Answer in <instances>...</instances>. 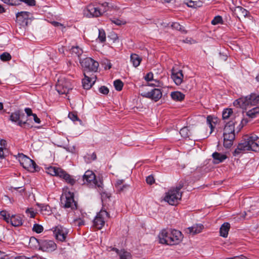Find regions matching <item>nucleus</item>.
Returning a JSON list of instances; mask_svg holds the SVG:
<instances>
[{
  "label": "nucleus",
  "mask_w": 259,
  "mask_h": 259,
  "mask_svg": "<svg viewBox=\"0 0 259 259\" xmlns=\"http://www.w3.org/2000/svg\"><path fill=\"white\" fill-rule=\"evenodd\" d=\"M218 121L219 119L216 117H213L210 115L207 117L206 122L210 128V133L212 132Z\"/></svg>",
  "instance_id": "24"
},
{
  "label": "nucleus",
  "mask_w": 259,
  "mask_h": 259,
  "mask_svg": "<svg viewBox=\"0 0 259 259\" xmlns=\"http://www.w3.org/2000/svg\"><path fill=\"white\" fill-rule=\"evenodd\" d=\"M182 193L177 190L170 189L167 193L163 200L171 205H177L182 198Z\"/></svg>",
  "instance_id": "5"
},
{
  "label": "nucleus",
  "mask_w": 259,
  "mask_h": 259,
  "mask_svg": "<svg viewBox=\"0 0 259 259\" xmlns=\"http://www.w3.org/2000/svg\"><path fill=\"white\" fill-rule=\"evenodd\" d=\"M84 78L82 80V87L83 89L89 90L95 83V80L93 81V79L88 76L85 72H84Z\"/></svg>",
  "instance_id": "22"
},
{
  "label": "nucleus",
  "mask_w": 259,
  "mask_h": 259,
  "mask_svg": "<svg viewBox=\"0 0 259 259\" xmlns=\"http://www.w3.org/2000/svg\"><path fill=\"white\" fill-rule=\"evenodd\" d=\"M73 223L75 225L78 226L79 227L84 224V221L80 218L74 219Z\"/></svg>",
  "instance_id": "51"
},
{
  "label": "nucleus",
  "mask_w": 259,
  "mask_h": 259,
  "mask_svg": "<svg viewBox=\"0 0 259 259\" xmlns=\"http://www.w3.org/2000/svg\"><path fill=\"white\" fill-rule=\"evenodd\" d=\"M0 58L3 61H7L11 59V56L9 53L5 52L0 55Z\"/></svg>",
  "instance_id": "40"
},
{
  "label": "nucleus",
  "mask_w": 259,
  "mask_h": 259,
  "mask_svg": "<svg viewBox=\"0 0 259 259\" xmlns=\"http://www.w3.org/2000/svg\"><path fill=\"white\" fill-rule=\"evenodd\" d=\"M19 161L20 164L29 171L33 172L37 170L38 166L33 160L23 154H19Z\"/></svg>",
  "instance_id": "6"
},
{
  "label": "nucleus",
  "mask_w": 259,
  "mask_h": 259,
  "mask_svg": "<svg viewBox=\"0 0 259 259\" xmlns=\"http://www.w3.org/2000/svg\"><path fill=\"white\" fill-rule=\"evenodd\" d=\"M252 108L246 112V115L251 118H254L259 115V107H252Z\"/></svg>",
  "instance_id": "31"
},
{
  "label": "nucleus",
  "mask_w": 259,
  "mask_h": 259,
  "mask_svg": "<svg viewBox=\"0 0 259 259\" xmlns=\"http://www.w3.org/2000/svg\"><path fill=\"white\" fill-rule=\"evenodd\" d=\"M29 13L27 12H21L18 13H17L16 17L17 19H19L21 18V17L23 18L27 19L29 16Z\"/></svg>",
  "instance_id": "45"
},
{
  "label": "nucleus",
  "mask_w": 259,
  "mask_h": 259,
  "mask_svg": "<svg viewBox=\"0 0 259 259\" xmlns=\"http://www.w3.org/2000/svg\"><path fill=\"white\" fill-rule=\"evenodd\" d=\"M71 89L70 82L64 77L58 79L56 84V90L59 94H65Z\"/></svg>",
  "instance_id": "8"
},
{
  "label": "nucleus",
  "mask_w": 259,
  "mask_h": 259,
  "mask_svg": "<svg viewBox=\"0 0 259 259\" xmlns=\"http://www.w3.org/2000/svg\"><path fill=\"white\" fill-rule=\"evenodd\" d=\"M170 236V245H174L179 244L183 239L182 233L177 230H168Z\"/></svg>",
  "instance_id": "11"
},
{
  "label": "nucleus",
  "mask_w": 259,
  "mask_h": 259,
  "mask_svg": "<svg viewBox=\"0 0 259 259\" xmlns=\"http://www.w3.org/2000/svg\"><path fill=\"white\" fill-rule=\"evenodd\" d=\"M32 230L37 233H40L43 231V227L42 226L38 224H34Z\"/></svg>",
  "instance_id": "44"
},
{
  "label": "nucleus",
  "mask_w": 259,
  "mask_h": 259,
  "mask_svg": "<svg viewBox=\"0 0 259 259\" xmlns=\"http://www.w3.org/2000/svg\"><path fill=\"white\" fill-rule=\"evenodd\" d=\"M145 79L147 81H151L153 80V74L152 72H149L147 74V75L145 76Z\"/></svg>",
  "instance_id": "55"
},
{
  "label": "nucleus",
  "mask_w": 259,
  "mask_h": 259,
  "mask_svg": "<svg viewBox=\"0 0 259 259\" xmlns=\"http://www.w3.org/2000/svg\"><path fill=\"white\" fill-rule=\"evenodd\" d=\"M61 204L65 208L74 209L77 208L76 203L74 200V194L67 190H64L61 199Z\"/></svg>",
  "instance_id": "4"
},
{
  "label": "nucleus",
  "mask_w": 259,
  "mask_h": 259,
  "mask_svg": "<svg viewBox=\"0 0 259 259\" xmlns=\"http://www.w3.org/2000/svg\"><path fill=\"white\" fill-rule=\"evenodd\" d=\"M70 52L73 56L77 57L78 58H79L83 53L82 49L77 46L72 47Z\"/></svg>",
  "instance_id": "34"
},
{
  "label": "nucleus",
  "mask_w": 259,
  "mask_h": 259,
  "mask_svg": "<svg viewBox=\"0 0 259 259\" xmlns=\"http://www.w3.org/2000/svg\"><path fill=\"white\" fill-rule=\"evenodd\" d=\"M56 248V244L52 240H43L40 242V249L44 251H52Z\"/></svg>",
  "instance_id": "13"
},
{
  "label": "nucleus",
  "mask_w": 259,
  "mask_h": 259,
  "mask_svg": "<svg viewBox=\"0 0 259 259\" xmlns=\"http://www.w3.org/2000/svg\"><path fill=\"white\" fill-rule=\"evenodd\" d=\"M24 110L28 116H32L34 114L32 113V110L29 108H26Z\"/></svg>",
  "instance_id": "59"
},
{
  "label": "nucleus",
  "mask_w": 259,
  "mask_h": 259,
  "mask_svg": "<svg viewBox=\"0 0 259 259\" xmlns=\"http://www.w3.org/2000/svg\"><path fill=\"white\" fill-rule=\"evenodd\" d=\"M68 117L72 121H80L77 117V114L74 112H70L68 114Z\"/></svg>",
  "instance_id": "49"
},
{
  "label": "nucleus",
  "mask_w": 259,
  "mask_h": 259,
  "mask_svg": "<svg viewBox=\"0 0 259 259\" xmlns=\"http://www.w3.org/2000/svg\"><path fill=\"white\" fill-rule=\"evenodd\" d=\"M79 62L82 68H84V71H97L99 67V63L91 58H86L81 60L79 59Z\"/></svg>",
  "instance_id": "7"
},
{
  "label": "nucleus",
  "mask_w": 259,
  "mask_h": 259,
  "mask_svg": "<svg viewBox=\"0 0 259 259\" xmlns=\"http://www.w3.org/2000/svg\"><path fill=\"white\" fill-rule=\"evenodd\" d=\"M103 184L102 181L100 179L98 180V179L96 178L95 183H93V184L92 186H95V187L99 188L100 190H101V189L103 188Z\"/></svg>",
  "instance_id": "48"
},
{
  "label": "nucleus",
  "mask_w": 259,
  "mask_h": 259,
  "mask_svg": "<svg viewBox=\"0 0 259 259\" xmlns=\"http://www.w3.org/2000/svg\"><path fill=\"white\" fill-rule=\"evenodd\" d=\"M245 138L247 142L249 144V146L250 147V150L255 152L259 150L258 137L257 136L252 134L249 137H246Z\"/></svg>",
  "instance_id": "14"
},
{
  "label": "nucleus",
  "mask_w": 259,
  "mask_h": 259,
  "mask_svg": "<svg viewBox=\"0 0 259 259\" xmlns=\"http://www.w3.org/2000/svg\"><path fill=\"white\" fill-rule=\"evenodd\" d=\"M40 242L34 237H31L29 239V245L32 248L40 247Z\"/></svg>",
  "instance_id": "36"
},
{
  "label": "nucleus",
  "mask_w": 259,
  "mask_h": 259,
  "mask_svg": "<svg viewBox=\"0 0 259 259\" xmlns=\"http://www.w3.org/2000/svg\"><path fill=\"white\" fill-rule=\"evenodd\" d=\"M141 95L144 97L157 101L161 98L162 92L159 89H154L150 92H142L141 93Z\"/></svg>",
  "instance_id": "12"
},
{
  "label": "nucleus",
  "mask_w": 259,
  "mask_h": 259,
  "mask_svg": "<svg viewBox=\"0 0 259 259\" xmlns=\"http://www.w3.org/2000/svg\"><path fill=\"white\" fill-rule=\"evenodd\" d=\"M171 77L177 85H180L183 78L182 70H177L172 68L171 70Z\"/></svg>",
  "instance_id": "15"
},
{
  "label": "nucleus",
  "mask_w": 259,
  "mask_h": 259,
  "mask_svg": "<svg viewBox=\"0 0 259 259\" xmlns=\"http://www.w3.org/2000/svg\"><path fill=\"white\" fill-rule=\"evenodd\" d=\"M47 173L53 176H57L60 177V175L63 172V170L57 167L50 166L48 168Z\"/></svg>",
  "instance_id": "25"
},
{
  "label": "nucleus",
  "mask_w": 259,
  "mask_h": 259,
  "mask_svg": "<svg viewBox=\"0 0 259 259\" xmlns=\"http://www.w3.org/2000/svg\"><path fill=\"white\" fill-rule=\"evenodd\" d=\"M223 23V19L221 16H217L211 21V24L213 25H217L220 23Z\"/></svg>",
  "instance_id": "41"
},
{
  "label": "nucleus",
  "mask_w": 259,
  "mask_h": 259,
  "mask_svg": "<svg viewBox=\"0 0 259 259\" xmlns=\"http://www.w3.org/2000/svg\"><path fill=\"white\" fill-rule=\"evenodd\" d=\"M106 7H108L107 3L103 4L100 8L90 5L84 10V15L88 18L99 17L108 10Z\"/></svg>",
  "instance_id": "3"
},
{
  "label": "nucleus",
  "mask_w": 259,
  "mask_h": 259,
  "mask_svg": "<svg viewBox=\"0 0 259 259\" xmlns=\"http://www.w3.org/2000/svg\"><path fill=\"white\" fill-rule=\"evenodd\" d=\"M230 228V225L228 223H224L221 227L220 229V235L224 238L228 236V232Z\"/></svg>",
  "instance_id": "26"
},
{
  "label": "nucleus",
  "mask_w": 259,
  "mask_h": 259,
  "mask_svg": "<svg viewBox=\"0 0 259 259\" xmlns=\"http://www.w3.org/2000/svg\"><path fill=\"white\" fill-rule=\"evenodd\" d=\"M146 182L148 184L152 185L154 183V179L153 177L149 176L146 178Z\"/></svg>",
  "instance_id": "58"
},
{
  "label": "nucleus",
  "mask_w": 259,
  "mask_h": 259,
  "mask_svg": "<svg viewBox=\"0 0 259 259\" xmlns=\"http://www.w3.org/2000/svg\"><path fill=\"white\" fill-rule=\"evenodd\" d=\"M41 210L42 211H46L47 212L50 213L51 212L50 207L49 206H48V205H46V206H42V208H41Z\"/></svg>",
  "instance_id": "62"
},
{
  "label": "nucleus",
  "mask_w": 259,
  "mask_h": 259,
  "mask_svg": "<svg viewBox=\"0 0 259 259\" xmlns=\"http://www.w3.org/2000/svg\"><path fill=\"white\" fill-rule=\"evenodd\" d=\"M234 13L236 16L240 19L241 18H246L249 12L243 8L238 6L235 8Z\"/></svg>",
  "instance_id": "21"
},
{
  "label": "nucleus",
  "mask_w": 259,
  "mask_h": 259,
  "mask_svg": "<svg viewBox=\"0 0 259 259\" xmlns=\"http://www.w3.org/2000/svg\"><path fill=\"white\" fill-rule=\"evenodd\" d=\"M180 134L182 137L187 138L189 137V131L187 127H184L180 130Z\"/></svg>",
  "instance_id": "39"
},
{
  "label": "nucleus",
  "mask_w": 259,
  "mask_h": 259,
  "mask_svg": "<svg viewBox=\"0 0 259 259\" xmlns=\"http://www.w3.org/2000/svg\"><path fill=\"white\" fill-rule=\"evenodd\" d=\"M242 120L238 117H235L233 120L227 122L224 128V146L226 148L232 146L235 138V132L238 133L242 128Z\"/></svg>",
  "instance_id": "1"
},
{
  "label": "nucleus",
  "mask_w": 259,
  "mask_h": 259,
  "mask_svg": "<svg viewBox=\"0 0 259 259\" xmlns=\"http://www.w3.org/2000/svg\"><path fill=\"white\" fill-rule=\"evenodd\" d=\"M222 117L224 120L228 119L230 117L231 118V120H233L236 116L233 114L232 109L227 108L223 111Z\"/></svg>",
  "instance_id": "30"
},
{
  "label": "nucleus",
  "mask_w": 259,
  "mask_h": 259,
  "mask_svg": "<svg viewBox=\"0 0 259 259\" xmlns=\"http://www.w3.org/2000/svg\"><path fill=\"white\" fill-rule=\"evenodd\" d=\"M186 4L189 7H191V8H195L197 7H200V5H198V4L196 2H194V1H189L186 3Z\"/></svg>",
  "instance_id": "50"
},
{
  "label": "nucleus",
  "mask_w": 259,
  "mask_h": 259,
  "mask_svg": "<svg viewBox=\"0 0 259 259\" xmlns=\"http://www.w3.org/2000/svg\"><path fill=\"white\" fill-rule=\"evenodd\" d=\"M171 27L173 28L176 29L177 30H181V25L179 23H177V22L173 23L171 24Z\"/></svg>",
  "instance_id": "56"
},
{
  "label": "nucleus",
  "mask_w": 259,
  "mask_h": 259,
  "mask_svg": "<svg viewBox=\"0 0 259 259\" xmlns=\"http://www.w3.org/2000/svg\"><path fill=\"white\" fill-rule=\"evenodd\" d=\"M60 178H63L66 183L71 185H73L76 182V180L73 179L71 176L66 173L64 170L63 172L60 175Z\"/></svg>",
  "instance_id": "28"
},
{
  "label": "nucleus",
  "mask_w": 259,
  "mask_h": 259,
  "mask_svg": "<svg viewBox=\"0 0 259 259\" xmlns=\"http://www.w3.org/2000/svg\"><path fill=\"white\" fill-rule=\"evenodd\" d=\"M99 35L98 39L101 42H103L106 41V34L104 30L102 29H98Z\"/></svg>",
  "instance_id": "37"
},
{
  "label": "nucleus",
  "mask_w": 259,
  "mask_h": 259,
  "mask_svg": "<svg viewBox=\"0 0 259 259\" xmlns=\"http://www.w3.org/2000/svg\"><path fill=\"white\" fill-rule=\"evenodd\" d=\"M227 259H248V258L246 257H245V256H244L243 255H241L239 256H234L233 257L228 258Z\"/></svg>",
  "instance_id": "60"
},
{
  "label": "nucleus",
  "mask_w": 259,
  "mask_h": 259,
  "mask_svg": "<svg viewBox=\"0 0 259 259\" xmlns=\"http://www.w3.org/2000/svg\"><path fill=\"white\" fill-rule=\"evenodd\" d=\"M33 117L34 121L37 123H40V120L39 118L37 117L36 114H33L32 116Z\"/></svg>",
  "instance_id": "61"
},
{
  "label": "nucleus",
  "mask_w": 259,
  "mask_h": 259,
  "mask_svg": "<svg viewBox=\"0 0 259 259\" xmlns=\"http://www.w3.org/2000/svg\"><path fill=\"white\" fill-rule=\"evenodd\" d=\"M115 186L117 189V192L119 193L126 191L130 187V185L127 184H123V180H117L115 184Z\"/></svg>",
  "instance_id": "23"
},
{
  "label": "nucleus",
  "mask_w": 259,
  "mask_h": 259,
  "mask_svg": "<svg viewBox=\"0 0 259 259\" xmlns=\"http://www.w3.org/2000/svg\"><path fill=\"white\" fill-rule=\"evenodd\" d=\"M0 215L1 217L6 221L7 223H9V220L10 217L9 214H8L7 212L5 210H2L0 212Z\"/></svg>",
  "instance_id": "42"
},
{
  "label": "nucleus",
  "mask_w": 259,
  "mask_h": 259,
  "mask_svg": "<svg viewBox=\"0 0 259 259\" xmlns=\"http://www.w3.org/2000/svg\"><path fill=\"white\" fill-rule=\"evenodd\" d=\"M99 92L104 95H107L109 93V89L105 86H102L99 89Z\"/></svg>",
  "instance_id": "53"
},
{
  "label": "nucleus",
  "mask_w": 259,
  "mask_h": 259,
  "mask_svg": "<svg viewBox=\"0 0 259 259\" xmlns=\"http://www.w3.org/2000/svg\"><path fill=\"white\" fill-rule=\"evenodd\" d=\"M24 116V113L21 114L19 111L12 113L10 116V119L13 122H17L21 117Z\"/></svg>",
  "instance_id": "35"
},
{
  "label": "nucleus",
  "mask_w": 259,
  "mask_h": 259,
  "mask_svg": "<svg viewBox=\"0 0 259 259\" xmlns=\"http://www.w3.org/2000/svg\"><path fill=\"white\" fill-rule=\"evenodd\" d=\"M108 249L109 251H115L117 254L119 255L120 259H129L131 257V253L124 249L119 250L118 249L111 246L108 247Z\"/></svg>",
  "instance_id": "18"
},
{
  "label": "nucleus",
  "mask_w": 259,
  "mask_h": 259,
  "mask_svg": "<svg viewBox=\"0 0 259 259\" xmlns=\"http://www.w3.org/2000/svg\"><path fill=\"white\" fill-rule=\"evenodd\" d=\"M159 241L161 244L170 245V236L168 230H162L158 235Z\"/></svg>",
  "instance_id": "17"
},
{
  "label": "nucleus",
  "mask_w": 259,
  "mask_h": 259,
  "mask_svg": "<svg viewBox=\"0 0 259 259\" xmlns=\"http://www.w3.org/2000/svg\"><path fill=\"white\" fill-rule=\"evenodd\" d=\"M18 121V124L21 126V127H31L32 126H31L28 122H27V120L23 121L22 120L19 119Z\"/></svg>",
  "instance_id": "47"
},
{
  "label": "nucleus",
  "mask_w": 259,
  "mask_h": 259,
  "mask_svg": "<svg viewBox=\"0 0 259 259\" xmlns=\"http://www.w3.org/2000/svg\"><path fill=\"white\" fill-rule=\"evenodd\" d=\"M123 83L119 79L115 80L114 81V86L115 89L118 91H120L123 88Z\"/></svg>",
  "instance_id": "38"
},
{
  "label": "nucleus",
  "mask_w": 259,
  "mask_h": 259,
  "mask_svg": "<svg viewBox=\"0 0 259 259\" xmlns=\"http://www.w3.org/2000/svg\"><path fill=\"white\" fill-rule=\"evenodd\" d=\"M204 227L202 224H195L191 227L187 228V233L188 234L194 235L200 233L203 229Z\"/></svg>",
  "instance_id": "20"
},
{
  "label": "nucleus",
  "mask_w": 259,
  "mask_h": 259,
  "mask_svg": "<svg viewBox=\"0 0 259 259\" xmlns=\"http://www.w3.org/2000/svg\"><path fill=\"white\" fill-rule=\"evenodd\" d=\"M249 144L247 142V140L245 138L244 141L239 144L237 148L234 151V154L237 155L239 154L241 151L250 150V147L249 146Z\"/></svg>",
  "instance_id": "19"
},
{
  "label": "nucleus",
  "mask_w": 259,
  "mask_h": 259,
  "mask_svg": "<svg viewBox=\"0 0 259 259\" xmlns=\"http://www.w3.org/2000/svg\"><path fill=\"white\" fill-rule=\"evenodd\" d=\"M53 232L56 239L63 242L65 240L68 231L65 228L58 225L54 228Z\"/></svg>",
  "instance_id": "10"
},
{
  "label": "nucleus",
  "mask_w": 259,
  "mask_h": 259,
  "mask_svg": "<svg viewBox=\"0 0 259 259\" xmlns=\"http://www.w3.org/2000/svg\"><path fill=\"white\" fill-rule=\"evenodd\" d=\"M9 223L15 227L20 226L22 224V220L19 215H12L10 217Z\"/></svg>",
  "instance_id": "27"
},
{
  "label": "nucleus",
  "mask_w": 259,
  "mask_h": 259,
  "mask_svg": "<svg viewBox=\"0 0 259 259\" xmlns=\"http://www.w3.org/2000/svg\"><path fill=\"white\" fill-rule=\"evenodd\" d=\"M212 156L214 160V163H219L223 162L227 158V156L225 154H222L218 152H214Z\"/></svg>",
  "instance_id": "29"
},
{
  "label": "nucleus",
  "mask_w": 259,
  "mask_h": 259,
  "mask_svg": "<svg viewBox=\"0 0 259 259\" xmlns=\"http://www.w3.org/2000/svg\"><path fill=\"white\" fill-rule=\"evenodd\" d=\"M15 259H29V258L26 257L25 256L21 255V256H16Z\"/></svg>",
  "instance_id": "64"
},
{
  "label": "nucleus",
  "mask_w": 259,
  "mask_h": 259,
  "mask_svg": "<svg viewBox=\"0 0 259 259\" xmlns=\"http://www.w3.org/2000/svg\"><path fill=\"white\" fill-rule=\"evenodd\" d=\"M26 212L30 218H33L35 217V213L31 209H27Z\"/></svg>",
  "instance_id": "57"
},
{
  "label": "nucleus",
  "mask_w": 259,
  "mask_h": 259,
  "mask_svg": "<svg viewBox=\"0 0 259 259\" xmlns=\"http://www.w3.org/2000/svg\"><path fill=\"white\" fill-rule=\"evenodd\" d=\"M96 178V176L92 171L87 170L83 176V184L89 186H92L93 183H95Z\"/></svg>",
  "instance_id": "16"
},
{
  "label": "nucleus",
  "mask_w": 259,
  "mask_h": 259,
  "mask_svg": "<svg viewBox=\"0 0 259 259\" xmlns=\"http://www.w3.org/2000/svg\"><path fill=\"white\" fill-rule=\"evenodd\" d=\"M6 144L7 142L6 140L2 139L0 141V145L2 146V147L4 148V149L5 148Z\"/></svg>",
  "instance_id": "63"
},
{
  "label": "nucleus",
  "mask_w": 259,
  "mask_h": 259,
  "mask_svg": "<svg viewBox=\"0 0 259 259\" xmlns=\"http://www.w3.org/2000/svg\"><path fill=\"white\" fill-rule=\"evenodd\" d=\"M111 21L112 22V23L118 26L124 25L126 23L125 21L117 18H113V19H111Z\"/></svg>",
  "instance_id": "46"
},
{
  "label": "nucleus",
  "mask_w": 259,
  "mask_h": 259,
  "mask_svg": "<svg viewBox=\"0 0 259 259\" xmlns=\"http://www.w3.org/2000/svg\"><path fill=\"white\" fill-rule=\"evenodd\" d=\"M20 1L25 3L30 6H33L35 5V0H20Z\"/></svg>",
  "instance_id": "54"
},
{
  "label": "nucleus",
  "mask_w": 259,
  "mask_h": 259,
  "mask_svg": "<svg viewBox=\"0 0 259 259\" xmlns=\"http://www.w3.org/2000/svg\"><path fill=\"white\" fill-rule=\"evenodd\" d=\"M109 218V213L104 210H101L97 213L94 220V225L98 229H101L105 224L107 219Z\"/></svg>",
  "instance_id": "9"
},
{
  "label": "nucleus",
  "mask_w": 259,
  "mask_h": 259,
  "mask_svg": "<svg viewBox=\"0 0 259 259\" xmlns=\"http://www.w3.org/2000/svg\"><path fill=\"white\" fill-rule=\"evenodd\" d=\"M236 107H240L245 109L252 107H259V95L252 93L245 97L240 98L233 102Z\"/></svg>",
  "instance_id": "2"
},
{
  "label": "nucleus",
  "mask_w": 259,
  "mask_h": 259,
  "mask_svg": "<svg viewBox=\"0 0 259 259\" xmlns=\"http://www.w3.org/2000/svg\"><path fill=\"white\" fill-rule=\"evenodd\" d=\"M153 80L155 82V83H149V85L158 87H161L163 85V83L159 80L154 79Z\"/></svg>",
  "instance_id": "52"
},
{
  "label": "nucleus",
  "mask_w": 259,
  "mask_h": 259,
  "mask_svg": "<svg viewBox=\"0 0 259 259\" xmlns=\"http://www.w3.org/2000/svg\"><path fill=\"white\" fill-rule=\"evenodd\" d=\"M171 98L177 101H182L185 97V95L180 92H173L170 94Z\"/></svg>",
  "instance_id": "33"
},
{
  "label": "nucleus",
  "mask_w": 259,
  "mask_h": 259,
  "mask_svg": "<svg viewBox=\"0 0 259 259\" xmlns=\"http://www.w3.org/2000/svg\"><path fill=\"white\" fill-rule=\"evenodd\" d=\"M141 61L142 58L139 55L136 54L131 55V61L134 67H137L139 66Z\"/></svg>",
  "instance_id": "32"
},
{
  "label": "nucleus",
  "mask_w": 259,
  "mask_h": 259,
  "mask_svg": "<svg viewBox=\"0 0 259 259\" xmlns=\"http://www.w3.org/2000/svg\"><path fill=\"white\" fill-rule=\"evenodd\" d=\"M4 3L11 5V6H16L19 4L20 0H1Z\"/></svg>",
  "instance_id": "43"
}]
</instances>
